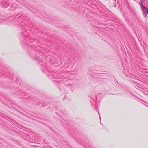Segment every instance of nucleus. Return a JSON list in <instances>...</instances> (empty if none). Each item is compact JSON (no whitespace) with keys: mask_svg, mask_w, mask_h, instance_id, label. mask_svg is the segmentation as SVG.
Masks as SVG:
<instances>
[{"mask_svg":"<svg viewBox=\"0 0 148 148\" xmlns=\"http://www.w3.org/2000/svg\"><path fill=\"white\" fill-rule=\"evenodd\" d=\"M66 96H65L64 97V98L63 99V100H65L66 99Z\"/></svg>","mask_w":148,"mask_h":148,"instance_id":"nucleus-10","label":"nucleus"},{"mask_svg":"<svg viewBox=\"0 0 148 148\" xmlns=\"http://www.w3.org/2000/svg\"><path fill=\"white\" fill-rule=\"evenodd\" d=\"M100 124H101V121H100Z\"/></svg>","mask_w":148,"mask_h":148,"instance_id":"nucleus-16","label":"nucleus"},{"mask_svg":"<svg viewBox=\"0 0 148 148\" xmlns=\"http://www.w3.org/2000/svg\"><path fill=\"white\" fill-rule=\"evenodd\" d=\"M16 5V4H13L10 7V10H14L15 8H16V7L15 6Z\"/></svg>","mask_w":148,"mask_h":148,"instance_id":"nucleus-4","label":"nucleus"},{"mask_svg":"<svg viewBox=\"0 0 148 148\" xmlns=\"http://www.w3.org/2000/svg\"><path fill=\"white\" fill-rule=\"evenodd\" d=\"M21 91H20V92L19 91H18V93H20Z\"/></svg>","mask_w":148,"mask_h":148,"instance_id":"nucleus-12","label":"nucleus"},{"mask_svg":"<svg viewBox=\"0 0 148 148\" xmlns=\"http://www.w3.org/2000/svg\"><path fill=\"white\" fill-rule=\"evenodd\" d=\"M67 79V78H62L61 80H59L58 81L60 82H63L64 83V85L66 87H69V86H70L71 87H72V84L69 83V82L70 81L69 80L68 81Z\"/></svg>","mask_w":148,"mask_h":148,"instance_id":"nucleus-1","label":"nucleus"},{"mask_svg":"<svg viewBox=\"0 0 148 148\" xmlns=\"http://www.w3.org/2000/svg\"><path fill=\"white\" fill-rule=\"evenodd\" d=\"M92 100H95V102L96 103H97V96L96 95H95L94 97H92Z\"/></svg>","mask_w":148,"mask_h":148,"instance_id":"nucleus-5","label":"nucleus"},{"mask_svg":"<svg viewBox=\"0 0 148 148\" xmlns=\"http://www.w3.org/2000/svg\"><path fill=\"white\" fill-rule=\"evenodd\" d=\"M42 106H45V105H42Z\"/></svg>","mask_w":148,"mask_h":148,"instance_id":"nucleus-17","label":"nucleus"},{"mask_svg":"<svg viewBox=\"0 0 148 148\" xmlns=\"http://www.w3.org/2000/svg\"><path fill=\"white\" fill-rule=\"evenodd\" d=\"M1 5L3 8H6L10 5L9 1L2 0L1 2Z\"/></svg>","mask_w":148,"mask_h":148,"instance_id":"nucleus-2","label":"nucleus"},{"mask_svg":"<svg viewBox=\"0 0 148 148\" xmlns=\"http://www.w3.org/2000/svg\"><path fill=\"white\" fill-rule=\"evenodd\" d=\"M28 38V37L27 36L25 37V39L26 40H27V39Z\"/></svg>","mask_w":148,"mask_h":148,"instance_id":"nucleus-11","label":"nucleus"},{"mask_svg":"<svg viewBox=\"0 0 148 148\" xmlns=\"http://www.w3.org/2000/svg\"><path fill=\"white\" fill-rule=\"evenodd\" d=\"M23 46V47H28V45L27 44H26V43H23V45H22Z\"/></svg>","mask_w":148,"mask_h":148,"instance_id":"nucleus-7","label":"nucleus"},{"mask_svg":"<svg viewBox=\"0 0 148 148\" xmlns=\"http://www.w3.org/2000/svg\"><path fill=\"white\" fill-rule=\"evenodd\" d=\"M99 118H100V120H101V118H100V116H99Z\"/></svg>","mask_w":148,"mask_h":148,"instance_id":"nucleus-15","label":"nucleus"},{"mask_svg":"<svg viewBox=\"0 0 148 148\" xmlns=\"http://www.w3.org/2000/svg\"><path fill=\"white\" fill-rule=\"evenodd\" d=\"M40 64L42 66H44L45 67V68H46V67H47L46 65L45 64H44V65L43 64H42V62H40Z\"/></svg>","mask_w":148,"mask_h":148,"instance_id":"nucleus-8","label":"nucleus"},{"mask_svg":"<svg viewBox=\"0 0 148 148\" xmlns=\"http://www.w3.org/2000/svg\"><path fill=\"white\" fill-rule=\"evenodd\" d=\"M95 110L96 111H98V113L99 114V112L98 111V110L97 109V108L96 106L95 107Z\"/></svg>","mask_w":148,"mask_h":148,"instance_id":"nucleus-9","label":"nucleus"},{"mask_svg":"<svg viewBox=\"0 0 148 148\" xmlns=\"http://www.w3.org/2000/svg\"><path fill=\"white\" fill-rule=\"evenodd\" d=\"M29 42H32V41L31 40H30L29 41Z\"/></svg>","mask_w":148,"mask_h":148,"instance_id":"nucleus-13","label":"nucleus"},{"mask_svg":"<svg viewBox=\"0 0 148 148\" xmlns=\"http://www.w3.org/2000/svg\"><path fill=\"white\" fill-rule=\"evenodd\" d=\"M6 20H4L3 19H0V24H3L4 23L5 21Z\"/></svg>","mask_w":148,"mask_h":148,"instance_id":"nucleus-6","label":"nucleus"},{"mask_svg":"<svg viewBox=\"0 0 148 148\" xmlns=\"http://www.w3.org/2000/svg\"><path fill=\"white\" fill-rule=\"evenodd\" d=\"M14 17L15 18V19L17 20V21L19 22H22L21 21L22 18L23 19L24 18V16L22 15H20V14H18L16 16H14Z\"/></svg>","mask_w":148,"mask_h":148,"instance_id":"nucleus-3","label":"nucleus"},{"mask_svg":"<svg viewBox=\"0 0 148 148\" xmlns=\"http://www.w3.org/2000/svg\"><path fill=\"white\" fill-rule=\"evenodd\" d=\"M92 103V105H93V103Z\"/></svg>","mask_w":148,"mask_h":148,"instance_id":"nucleus-19","label":"nucleus"},{"mask_svg":"<svg viewBox=\"0 0 148 148\" xmlns=\"http://www.w3.org/2000/svg\"><path fill=\"white\" fill-rule=\"evenodd\" d=\"M68 146H69V148H70V147H71V146H70V145H69Z\"/></svg>","mask_w":148,"mask_h":148,"instance_id":"nucleus-14","label":"nucleus"},{"mask_svg":"<svg viewBox=\"0 0 148 148\" xmlns=\"http://www.w3.org/2000/svg\"><path fill=\"white\" fill-rule=\"evenodd\" d=\"M18 93L16 94V95H18Z\"/></svg>","mask_w":148,"mask_h":148,"instance_id":"nucleus-18","label":"nucleus"}]
</instances>
